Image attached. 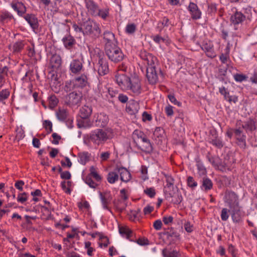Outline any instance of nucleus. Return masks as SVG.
<instances>
[{
  "label": "nucleus",
  "instance_id": "nucleus-1",
  "mask_svg": "<svg viewBox=\"0 0 257 257\" xmlns=\"http://www.w3.org/2000/svg\"><path fill=\"white\" fill-rule=\"evenodd\" d=\"M82 28L84 35H89L92 37L98 38L101 33L99 24L91 19H88L82 23Z\"/></svg>",
  "mask_w": 257,
  "mask_h": 257
},
{
  "label": "nucleus",
  "instance_id": "nucleus-2",
  "mask_svg": "<svg viewBox=\"0 0 257 257\" xmlns=\"http://www.w3.org/2000/svg\"><path fill=\"white\" fill-rule=\"evenodd\" d=\"M105 52L108 59L115 63L122 61L124 57V55L117 44L107 45V47H105Z\"/></svg>",
  "mask_w": 257,
  "mask_h": 257
},
{
  "label": "nucleus",
  "instance_id": "nucleus-3",
  "mask_svg": "<svg viewBox=\"0 0 257 257\" xmlns=\"http://www.w3.org/2000/svg\"><path fill=\"white\" fill-rule=\"evenodd\" d=\"M107 139V133L102 129L92 131L88 136L89 142L97 147L103 144Z\"/></svg>",
  "mask_w": 257,
  "mask_h": 257
},
{
  "label": "nucleus",
  "instance_id": "nucleus-4",
  "mask_svg": "<svg viewBox=\"0 0 257 257\" xmlns=\"http://www.w3.org/2000/svg\"><path fill=\"white\" fill-rule=\"evenodd\" d=\"M146 76L150 84L155 85L159 82L160 79L164 78V74L162 70L159 68H147Z\"/></svg>",
  "mask_w": 257,
  "mask_h": 257
},
{
  "label": "nucleus",
  "instance_id": "nucleus-5",
  "mask_svg": "<svg viewBox=\"0 0 257 257\" xmlns=\"http://www.w3.org/2000/svg\"><path fill=\"white\" fill-rule=\"evenodd\" d=\"M127 88L124 91H129L134 96L139 95L142 90L141 80L138 76L130 78Z\"/></svg>",
  "mask_w": 257,
  "mask_h": 257
},
{
  "label": "nucleus",
  "instance_id": "nucleus-6",
  "mask_svg": "<svg viewBox=\"0 0 257 257\" xmlns=\"http://www.w3.org/2000/svg\"><path fill=\"white\" fill-rule=\"evenodd\" d=\"M82 97V93L81 91H74L65 96L64 102L69 107L78 106L81 103Z\"/></svg>",
  "mask_w": 257,
  "mask_h": 257
},
{
  "label": "nucleus",
  "instance_id": "nucleus-7",
  "mask_svg": "<svg viewBox=\"0 0 257 257\" xmlns=\"http://www.w3.org/2000/svg\"><path fill=\"white\" fill-rule=\"evenodd\" d=\"M243 14L241 12L236 11L231 16L230 21L232 24L234 25L241 24L246 19L249 18V15L251 14V9L246 8L243 10Z\"/></svg>",
  "mask_w": 257,
  "mask_h": 257
},
{
  "label": "nucleus",
  "instance_id": "nucleus-8",
  "mask_svg": "<svg viewBox=\"0 0 257 257\" xmlns=\"http://www.w3.org/2000/svg\"><path fill=\"white\" fill-rule=\"evenodd\" d=\"M141 58L145 61L148 65L147 68H155L158 65V61L156 57L145 51L140 53Z\"/></svg>",
  "mask_w": 257,
  "mask_h": 257
},
{
  "label": "nucleus",
  "instance_id": "nucleus-9",
  "mask_svg": "<svg viewBox=\"0 0 257 257\" xmlns=\"http://www.w3.org/2000/svg\"><path fill=\"white\" fill-rule=\"evenodd\" d=\"M166 185L164 186V192L166 197H173V194L175 180L173 177L169 174H164Z\"/></svg>",
  "mask_w": 257,
  "mask_h": 257
},
{
  "label": "nucleus",
  "instance_id": "nucleus-10",
  "mask_svg": "<svg viewBox=\"0 0 257 257\" xmlns=\"http://www.w3.org/2000/svg\"><path fill=\"white\" fill-rule=\"evenodd\" d=\"M234 135L236 139V143L241 149L246 148V136L243 133L241 127L234 129Z\"/></svg>",
  "mask_w": 257,
  "mask_h": 257
},
{
  "label": "nucleus",
  "instance_id": "nucleus-11",
  "mask_svg": "<svg viewBox=\"0 0 257 257\" xmlns=\"http://www.w3.org/2000/svg\"><path fill=\"white\" fill-rule=\"evenodd\" d=\"M130 78L123 73L117 72L115 75V81L119 88L124 91L127 88Z\"/></svg>",
  "mask_w": 257,
  "mask_h": 257
},
{
  "label": "nucleus",
  "instance_id": "nucleus-12",
  "mask_svg": "<svg viewBox=\"0 0 257 257\" xmlns=\"http://www.w3.org/2000/svg\"><path fill=\"white\" fill-rule=\"evenodd\" d=\"M99 195L103 209H107L109 210L110 212H111L109 206L111 204V201L112 200V196L110 192H100L99 193Z\"/></svg>",
  "mask_w": 257,
  "mask_h": 257
},
{
  "label": "nucleus",
  "instance_id": "nucleus-13",
  "mask_svg": "<svg viewBox=\"0 0 257 257\" xmlns=\"http://www.w3.org/2000/svg\"><path fill=\"white\" fill-rule=\"evenodd\" d=\"M13 21H15V19L13 15L6 10H0V23L4 26L8 25Z\"/></svg>",
  "mask_w": 257,
  "mask_h": 257
},
{
  "label": "nucleus",
  "instance_id": "nucleus-14",
  "mask_svg": "<svg viewBox=\"0 0 257 257\" xmlns=\"http://www.w3.org/2000/svg\"><path fill=\"white\" fill-rule=\"evenodd\" d=\"M225 202L230 209L239 206L238 197L234 192H229L226 195Z\"/></svg>",
  "mask_w": 257,
  "mask_h": 257
},
{
  "label": "nucleus",
  "instance_id": "nucleus-15",
  "mask_svg": "<svg viewBox=\"0 0 257 257\" xmlns=\"http://www.w3.org/2000/svg\"><path fill=\"white\" fill-rule=\"evenodd\" d=\"M187 9L193 20H199L201 18L202 13L196 4L190 2Z\"/></svg>",
  "mask_w": 257,
  "mask_h": 257
},
{
  "label": "nucleus",
  "instance_id": "nucleus-16",
  "mask_svg": "<svg viewBox=\"0 0 257 257\" xmlns=\"http://www.w3.org/2000/svg\"><path fill=\"white\" fill-rule=\"evenodd\" d=\"M93 121L96 126L104 127L107 124L108 121V117L103 112L97 113L94 115Z\"/></svg>",
  "mask_w": 257,
  "mask_h": 257
},
{
  "label": "nucleus",
  "instance_id": "nucleus-17",
  "mask_svg": "<svg viewBox=\"0 0 257 257\" xmlns=\"http://www.w3.org/2000/svg\"><path fill=\"white\" fill-rule=\"evenodd\" d=\"M83 69V63L81 60L75 59L72 60L69 65V70L74 74L80 73Z\"/></svg>",
  "mask_w": 257,
  "mask_h": 257
},
{
  "label": "nucleus",
  "instance_id": "nucleus-18",
  "mask_svg": "<svg viewBox=\"0 0 257 257\" xmlns=\"http://www.w3.org/2000/svg\"><path fill=\"white\" fill-rule=\"evenodd\" d=\"M10 5L12 9L17 13L18 16L23 17L26 14L27 8L23 3L14 0Z\"/></svg>",
  "mask_w": 257,
  "mask_h": 257
},
{
  "label": "nucleus",
  "instance_id": "nucleus-19",
  "mask_svg": "<svg viewBox=\"0 0 257 257\" xmlns=\"http://www.w3.org/2000/svg\"><path fill=\"white\" fill-rule=\"evenodd\" d=\"M96 67L97 68L98 73L99 75H105L109 72L108 62L105 59L103 58L99 59Z\"/></svg>",
  "mask_w": 257,
  "mask_h": 257
},
{
  "label": "nucleus",
  "instance_id": "nucleus-20",
  "mask_svg": "<svg viewBox=\"0 0 257 257\" xmlns=\"http://www.w3.org/2000/svg\"><path fill=\"white\" fill-rule=\"evenodd\" d=\"M202 50L204 51L206 55L210 58H213L216 55L214 51L213 45L210 42H204L201 47Z\"/></svg>",
  "mask_w": 257,
  "mask_h": 257
},
{
  "label": "nucleus",
  "instance_id": "nucleus-21",
  "mask_svg": "<svg viewBox=\"0 0 257 257\" xmlns=\"http://www.w3.org/2000/svg\"><path fill=\"white\" fill-rule=\"evenodd\" d=\"M84 1L89 14L94 16L99 8L98 5L93 0H84Z\"/></svg>",
  "mask_w": 257,
  "mask_h": 257
},
{
  "label": "nucleus",
  "instance_id": "nucleus-22",
  "mask_svg": "<svg viewBox=\"0 0 257 257\" xmlns=\"http://www.w3.org/2000/svg\"><path fill=\"white\" fill-rule=\"evenodd\" d=\"M132 138L134 143L137 147L139 145L140 142H143L144 141H146V139H147L146 135L143 132L139 130L134 131L132 134Z\"/></svg>",
  "mask_w": 257,
  "mask_h": 257
},
{
  "label": "nucleus",
  "instance_id": "nucleus-23",
  "mask_svg": "<svg viewBox=\"0 0 257 257\" xmlns=\"http://www.w3.org/2000/svg\"><path fill=\"white\" fill-rule=\"evenodd\" d=\"M103 39L105 42V47H107L108 45H112L118 43L114 34L110 31H106L103 33Z\"/></svg>",
  "mask_w": 257,
  "mask_h": 257
},
{
  "label": "nucleus",
  "instance_id": "nucleus-24",
  "mask_svg": "<svg viewBox=\"0 0 257 257\" xmlns=\"http://www.w3.org/2000/svg\"><path fill=\"white\" fill-rule=\"evenodd\" d=\"M24 18L34 31L38 30L39 26L38 19L34 15L28 14L24 16Z\"/></svg>",
  "mask_w": 257,
  "mask_h": 257
},
{
  "label": "nucleus",
  "instance_id": "nucleus-25",
  "mask_svg": "<svg viewBox=\"0 0 257 257\" xmlns=\"http://www.w3.org/2000/svg\"><path fill=\"white\" fill-rule=\"evenodd\" d=\"M116 171H117L119 174L120 180L124 182H128L131 179L130 172L124 167H116Z\"/></svg>",
  "mask_w": 257,
  "mask_h": 257
},
{
  "label": "nucleus",
  "instance_id": "nucleus-26",
  "mask_svg": "<svg viewBox=\"0 0 257 257\" xmlns=\"http://www.w3.org/2000/svg\"><path fill=\"white\" fill-rule=\"evenodd\" d=\"M240 206L231 208V214L232 221L235 223H239L242 221V213L240 210Z\"/></svg>",
  "mask_w": 257,
  "mask_h": 257
},
{
  "label": "nucleus",
  "instance_id": "nucleus-27",
  "mask_svg": "<svg viewBox=\"0 0 257 257\" xmlns=\"http://www.w3.org/2000/svg\"><path fill=\"white\" fill-rule=\"evenodd\" d=\"M241 128L244 129L246 132L255 131L257 128L256 121L254 119L249 118L243 122Z\"/></svg>",
  "mask_w": 257,
  "mask_h": 257
},
{
  "label": "nucleus",
  "instance_id": "nucleus-28",
  "mask_svg": "<svg viewBox=\"0 0 257 257\" xmlns=\"http://www.w3.org/2000/svg\"><path fill=\"white\" fill-rule=\"evenodd\" d=\"M87 80V77L84 74L76 77L73 79L76 88H82L85 87L88 83Z\"/></svg>",
  "mask_w": 257,
  "mask_h": 257
},
{
  "label": "nucleus",
  "instance_id": "nucleus-29",
  "mask_svg": "<svg viewBox=\"0 0 257 257\" xmlns=\"http://www.w3.org/2000/svg\"><path fill=\"white\" fill-rule=\"evenodd\" d=\"M208 141L210 144L218 149H221L223 146L222 141L218 137L216 133L210 136Z\"/></svg>",
  "mask_w": 257,
  "mask_h": 257
},
{
  "label": "nucleus",
  "instance_id": "nucleus-30",
  "mask_svg": "<svg viewBox=\"0 0 257 257\" xmlns=\"http://www.w3.org/2000/svg\"><path fill=\"white\" fill-rule=\"evenodd\" d=\"M26 43L24 40H18L16 41L12 46V51L14 53H20L24 49Z\"/></svg>",
  "mask_w": 257,
  "mask_h": 257
},
{
  "label": "nucleus",
  "instance_id": "nucleus-31",
  "mask_svg": "<svg viewBox=\"0 0 257 257\" xmlns=\"http://www.w3.org/2000/svg\"><path fill=\"white\" fill-rule=\"evenodd\" d=\"M62 42L65 47L70 49L75 44V40L74 38L70 35H66L62 39Z\"/></svg>",
  "mask_w": 257,
  "mask_h": 257
},
{
  "label": "nucleus",
  "instance_id": "nucleus-32",
  "mask_svg": "<svg viewBox=\"0 0 257 257\" xmlns=\"http://www.w3.org/2000/svg\"><path fill=\"white\" fill-rule=\"evenodd\" d=\"M109 8L106 7L104 8H98L96 15L94 17H98L103 20H106L109 15Z\"/></svg>",
  "mask_w": 257,
  "mask_h": 257
},
{
  "label": "nucleus",
  "instance_id": "nucleus-33",
  "mask_svg": "<svg viewBox=\"0 0 257 257\" xmlns=\"http://www.w3.org/2000/svg\"><path fill=\"white\" fill-rule=\"evenodd\" d=\"M50 65L53 69H58L61 65V58L59 55H53L50 59Z\"/></svg>",
  "mask_w": 257,
  "mask_h": 257
},
{
  "label": "nucleus",
  "instance_id": "nucleus-34",
  "mask_svg": "<svg viewBox=\"0 0 257 257\" xmlns=\"http://www.w3.org/2000/svg\"><path fill=\"white\" fill-rule=\"evenodd\" d=\"M92 109L91 106L84 105L80 109V116L82 119H86L91 115Z\"/></svg>",
  "mask_w": 257,
  "mask_h": 257
},
{
  "label": "nucleus",
  "instance_id": "nucleus-35",
  "mask_svg": "<svg viewBox=\"0 0 257 257\" xmlns=\"http://www.w3.org/2000/svg\"><path fill=\"white\" fill-rule=\"evenodd\" d=\"M213 187V183L212 181L207 177H203L202 181V185L201 189L205 192L210 190Z\"/></svg>",
  "mask_w": 257,
  "mask_h": 257
},
{
  "label": "nucleus",
  "instance_id": "nucleus-36",
  "mask_svg": "<svg viewBox=\"0 0 257 257\" xmlns=\"http://www.w3.org/2000/svg\"><path fill=\"white\" fill-rule=\"evenodd\" d=\"M143 144L142 146L139 145L137 146L138 148L142 151L146 153H151L153 151V147L150 143V140L147 138L146 141H144L142 142Z\"/></svg>",
  "mask_w": 257,
  "mask_h": 257
},
{
  "label": "nucleus",
  "instance_id": "nucleus-37",
  "mask_svg": "<svg viewBox=\"0 0 257 257\" xmlns=\"http://www.w3.org/2000/svg\"><path fill=\"white\" fill-rule=\"evenodd\" d=\"M117 171H116V168L114 171L110 172L107 174V180L110 184H114L119 179V176Z\"/></svg>",
  "mask_w": 257,
  "mask_h": 257
},
{
  "label": "nucleus",
  "instance_id": "nucleus-38",
  "mask_svg": "<svg viewBox=\"0 0 257 257\" xmlns=\"http://www.w3.org/2000/svg\"><path fill=\"white\" fill-rule=\"evenodd\" d=\"M9 68L7 66L0 67V87H2L6 82V77L8 76Z\"/></svg>",
  "mask_w": 257,
  "mask_h": 257
},
{
  "label": "nucleus",
  "instance_id": "nucleus-39",
  "mask_svg": "<svg viewBox=\"0 0 257 257\" xmlns=\"http://www.w3.org/2000/svg\"><path fill=\"white\" fill-rule=\"evenodd\" d=\"M56 116L60 121H64L68 115L67 109L60 108L56 112Z\"/></svg>",
  "mask_w": 257,
  "mask_h": 257
},
{
  "label": "nucleus",
  "instance_id": "nucleus-40",
  "mask_svg": "<svg viewBox=\"0 0 257 257\" xmlns=\"http://www.w3.org/2000/svg\"><path fill=\"white\" fill-rule=\"evenodd\" d=\"M75 88H76V85L73 80H67L65 82L63 89L66 92H70Z\"/></svg>",
  "mask_w": 257,
  "mask_h": 257
},
{
  "label": "nucleus",
  "instance_id": "nucleus-41",
  "mask_svg": "<svg viewBox=\"0 0 257 257\" xmlns=\"http://www.w3.org/2000/svg\"><path fill=\"white\" fill-rule=\"evenodd\" d=\"M196 167L197 168L198 174L200 176H204L207 173L206 169L202 162L199 160L196 161Z\"/></svg>",
  "mask_w": 257,
  "mask_h": 257
},
{
  "label": "nucleus",
  "instance_id": "nucleus-42",
  "mask_svg": "<svg viewBox=\"0 0 257 257\" xmlns=\"http://www.w3.org/2000/svg\"><path fill=\"white\" fill-rule=\"evenodd\" d=\"M162 255L163 257H180V256L179 252L176 250L169 251L166 248L163 249Z\"/></svg>",
  "mask_w": 257,
  "mask_h": 257
},
{
  "label": "nucleus",
  "instance_id": "nucleus-43",
  "mask_svg": "<svg viewBox=\"0 0 257 257\" xmlns=\"http://www.w3.org/2000/svg\"><path fill=\"white\" fill-rule=\"evenodd\" d=\"M90 171V173L88 176H90L91 178H93L96 182H100L101 181L102 177L97 173L95 167H91Z\"/></svg>",
  "mask_w": 257,
  "mask_h": 257
},
{
  "label": "nucleus",
  "instance_id": "nucleus-44",
  "mask_svg": "<svg viewBox=\"0 0 257 257\" xmlns=\"http://www.w3.org/2000/svg\"><path fill=\"white\" fill-rule=\"evenodd\" d=\"M89 159V154L88 152L80 153L78 154V162L82 165H85Z\"/></svg>",
  "mask_w": 257,
  "mask_h": 257
},
{
  "label": "nucleus",
  "instance_id": "nucleus-45",
  "mask_svg": "<svg viewBox=\"0 0 257 257\" xmlns=\"http://www.w3.org/2000/svg\"><path fill=\"white\" fill-rule=\"evenodd\" d=\"M137 30V25L134 23H128L125 29V32L128 35L134 34Z\"/></svg>",
  "mask_w": 257,
  "mask_h": 257
},
{
  "label": "nucleus",
  "instance_id": "nucleus-46",
  "mask_svg": "<svg viewBox=\"0 0 257 257\" xmlns=\"http://www.w3.org/2000/svg\"><path fill=\"white\" fill-rule=\"evenodd\" d=\"M171 25L169 19L166 17H163L161 21L158 23V27L161 28V30L165 27H168L169 25Z\"/></svg>",
  "mask_w": 257,
  "mask_h": 257
},
{
  "label": "nucleus",
  "instance_id": "nucleus-47",
  "mask_svg": "<svg viewBox=\"0 0 257 257\" xmlns=\"http://www.w3.org/2000/svg\"><path fill=\"white\" fill-rule=\"evenodd\" d=\"M173 197H166L167 198H172V202L175 204H179L183 200V197L181 193L175 194L173 192Z\"/></svg>",
  "mask_w": 257,
  "mask_h": 257
},
{
  "label": "nucleus",
  "instance_id": "nucleus-48",
  "mask_svg": "<svg viewBox=\"0 0 257 257\" xmlns=\"http://www.w3.org/2000/svg\"><path fill=\"white\" fill-rule=\"evenodd\" d=\"M85 182L86 184H87L90 188H96L98 186V184L97 183L98 182L94 181L92 180L91 177H90V176H86Z\"/></svg>",
  "mask_w": 257,
  "mask_h": 257
},
{
  "label": "nucleus",
  "instance_id": "nucleus-49",
  "mask_svg": "<svg viewBox=\"0 0 257 257\" xmlns=\"http://www.w3.org/2000/svg\"><path fill=\"white\" fill-rule=\"evenodd\" d=\"M10 95V92L8 89H3L0 91V102H4V101L8 99Z\"/></svg>",
  "mask_w": 257,
  "mask_h": 257
},
{
  "label": "nucleus",
  "instance_id": "nucleus-50",
  "mask_svg": "<svg viewBox=\"0 0 257 257\" xmlns=\"http://www.w3.org/2000/svg\"><path fill=\"white\" fill-rule=\"evenodd\" d=\"M216 169H217L221 172H225L227 170H229V168L228 165L224 162H222L219 159V163L217 165Z\"/></svg>",
  "mask_w": 257,
  "mask_h": 257
},
{
  "label": "nucleus",
  "instance_id": "nucleus-51",
  "mask_svg": "<svg viewBox=\"0 0 257 257\" xmlns=\"http://www.w3.org/2000/svg\"><path fill=\"white\" fill-rule=\"evenodd\" d=\"M140 211V209H138V210H130L128 211L127 213L129 219L132 221H134L137 218L138 213Z\"/></svg>",
  "mask_w": 257,
  "mask_h": 257
},
{
  "label": "nucleus",
  "instance_id": "nucleus-52",
  "mask_svg": "<svg viewBox=\"0 0 257 257\" xmlns=\"http://www.w3.org/2000/svg\"><path fill=\"white\" fill-rule=\"evenodd\" d=\"M28 198V194L26 192L20 193L18 195L17 201L21 203L25 202Z\"/></svg>",
  "mask_w": 257,
  "mask_h": 257
},
{
  "label": "nucleus",
  "instance_id": "nucleus-53",
  "mask_svg": "<svg viewBox=\"0 0 257 257\" xmlns=\"http://www.w3.org/2000/svg\"><path fill=\"white\" fill-rule=\"evenodd\" d=\"M43 127L45 128V130L47 131L48 134L51 133L52 130V123L51 121L49 120H45L43 123Z\"/></svg>",
  "mask_w": 257,
  "mask_h": 257
},
{
  "label": "nucleus",
  "instance_id": "nucleus-54",
  "mask_svg": "<svg viewBox=\"0 0 257 257\" xmlns=\"http://www.w3.org/2000/svg\"><path fill=\"white\" fill-rule=\"evenodd\" d=\"M230 210L226 208H223L221 212L220 217L223 221H226L229 218Z\"/></svg>",
  "mask_w": 257,
  "mask_h": 257
},
{
  "label": "nucleus",
  "instance_id": "nucleus-55",
  "mask_svg": "<svg viewBox=\"0 0 257 257\" xmlns=\"http://www.w3.org/2000/svg\"><path fill=\"white\" fill-rule=\"evenodd\" d=\"M208 161L212 164V165L215 168L217 165L219 163V158L217 157H210L207 156Z\"/></svg>",
  "mask_w": 257,
  "mask_h": 257
},
{
  "label": "nucleus",
  "instance_id": "nucleus-56",
  "mask_svg": "<svg viewBox=\"0 0 257 257\" xmlns=\"http://www.w3.org/2000/svg\"><path fill=\"white\" fill-rule=\"evenodd\" d=\"M91 125V121L87 119V118L83 119L82 120L79 121L78 123L79 127H89Z\"/></svg>",
  "mask_w": 257,
  "mask_h": 257
},
{
  "label": "nucleus",
  "instance_id": "nucleus-57",
  "mask_svg": "<svg viewBox=\"0 0 257 257\" xmlns=\"http://www.w3.org/2000/svg\"><path fill=\"white\" fill-rule=\"evenodd\" d=\"M164 130L160 127H156L154 132V136L158 138H162L164 135Z\"/></svg>",
  "mask_w": 257,
  "mask_h": 257
},
{
  "label": "nucleus",
  "instance_id": "nucleus-58",
  "mask_svg": "<svg viewBox=\"0 0 257 257\" xmlns=\"http://www.w3.org/2000/svg\"><path fill=\"white\" fill-rule=\"evenodd\" d=\"M233 78L236 82H241L245 81L247 79V76L243 74H235L233 75Z\"/></svg>",
  "mask_w": 257,
  "mask_h": 257
},
{
  "label": "nucleus",
  "instance_id": "nucleus-59",
  "mask_svg": "<svg viewBox=\"0 0 257 257\" xmlns=\"http://www.w3.org/2000/svg\"><path fill=\"white\" fill-rule=\"evenodd\" d=\"M105 90V94H104V97H103L104 99H109L108 95L110 96V98H112L115 96L116 93L113 90L110 89H107V88H104Z\"/></svg>",
  "mask_w": 257,
  "mask_h": 257
},
{
  "label": "nucleus",
  "instance_id": "nucleus-60",
  "mask_svg": "<svg viewBox=\"0 0 257 257\" xmlns=\"http://www.w3.org/2000/svg\"><path fill=\"white\" fill-rule=\"evenodd\" d=\"M151 39L157 44H160L161 42H164L166 39L163 38L159 35H152L151 37Z\"/></svg>",
  "mask_w": 257,
  "mask_h": 257
},
{
  "label": "nucleus",
  "instance_id": "nucleus-61",
  "mask_svg": "<svg viewBox=\"0 0 257 257\" xmlns=\"http://www.w3.org/2000/svg\"><path fill=\"white\" fill-rule=\"evenodd\" d=\"M119 232L121 234L127 235L128 237L132 236V231L127 228L121 227L119 228Z\"/></svg>",
  "mask_w": 257,
  "mask_h": 257
},
{
  "label": "nucleus",
  "instance_id": "nucleus-62",
  "mask_svg": "<svg viewBox=\"0 0 257 257\" xmlns=\"http://www.w3.org/2000/svg\"><path fill=\"white\" fill-rule=\"evenodd\" d=\"M141 175L140 177L142 178V180L144 181H145L147 179H148L149 177L148 176V169L145 166H142L141 168Z\"/></svg>",
  "mask_w": 257,
  "mask_h": 257
},
{
  "label": "nucleus",
  "instance_id": "nucleus-63",
  "mask_svg": "<svg viewBox=\"0 0 257 257\" xmlns=\"http://www.w3.org/2000/svg\"><path fill=\"white\" fill-rule=\"evenodd\" d=\"M58 102V99L55 95L51 96L49 98V103L51 107H55Z\"/></svg>",
  "mask_w": 257,
  "mask_h": 257
},
{
  "label": "nucleus",
  "instance_id": "nucleus-64",
  "mask_svg": "<svg viewBox=\"0 0 257 257\" xmlns=\"http://www.w3.org/2000/svg\"><path fill=\"white\" fill-rule=\"evenodd\" d=\"M144 193L151 198H153L156 195L155 189L153 188H148L144 190Z\"/></svg>",
  "mask_w": 257,
  "mask_h": 257
}]
</instances>
